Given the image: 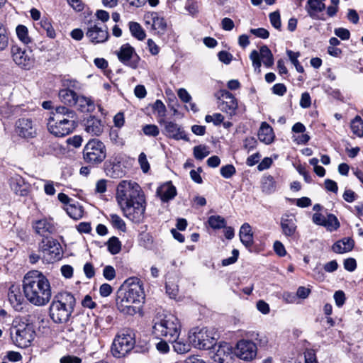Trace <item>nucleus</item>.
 <instances>
[{"label":"nucleus","instance_id":"nucleus-1","mask_svg":"<svg viewBox=\"0 0 363 363\" xmlns=\"http://www.w3.org/2000/svg\"><path fill=\"white\" fill-rule=\"evenodd\" d=\"M116 200L126 218L138 223L143 220L145 201L138 184L132 181H121L117 186Z\"/></svg>","mask_w":363,"mask_h":363},{"label":"nucleus","instance_id":"nucleus-2","mask_svg":"<svg viewBox=\"0 0 363 363\" xmlns=\"http://www.w3.org/2000/svg\"><path fill=\"white\" fill-rule=\"evenodd\" d=\"M22 289L26 301L35 306H45L52 298L50 282L40 271L32 270L26 273Z\"/></svg>","mask_w":363,"mask_h":363},{"label":"nucleus","instance_id":"nucleus-3","mask_svg":"<svg viewBox=\"0 0 363 363\" xmlns=\"http://www.w3.org/2000/svg\"><path fill=\"white\" fill-rule=\"evenodd\" d=\"M77 125L76 112L65 106H56L50 113L48 122L49 132L59 138L72 133Z\"/></svg>","mask_w":363,"mask_h":363},{"label":"nucleus","instance_id":"nucleus-4","mask_svg":"<svg viewBox=\"0 0 363 363\" xmlns=\"http://www.w3.org/2000/svg\"><path fill=\"white\" fill-rule=\"evenodd\" d=\"M32 228L35 233L43 238L39 243V250L50 255V259L56 260L60 257L61 247L60 243L52 238L56 229L53 222L47 218L34 220L32 223Z\"/></svg>","mask_w":363,"mask_h":363},{"label":"nucleus","instance_id":"nucleus-5","mask_svg":"<svg viewBox=\"0 0 363 363\" xmlns=\"http://www.w3.org/2000/svg\"><path fill=\"white\" fill-rule=\"evenodd\" d=\"M143 298L141 285L135 278H130L125 280L123 288L118 291L116 306L121 313L133 315L136 313V308L133 305L140 303Z\"/></svg>","mask_w":363,"mask_h":363},{"label":"nucleus","instance_id":"nucleus-6","mask_svg":"<svg viewBox=\"0 0 363 363\" xmlns=\"http://www.w3.org/2000/svg\"><path fill=\"white\" fill-rule=\"evenodd\" d=\"M75 298L69 292L62 291L55 294L49 307V315L55 323H67L75 306Z\"/></svg>","mask_w":363,"mask_h":363},{"label":"nucleus","instance_id":"nucleus-7","mask_svg":"<svg viewBox=\"0 0 363 363\" xmlns=\"http://www.w3.org/2000/svg\"><path fill=\"white\" fill-rule=\"evenodd\" d=\"M152 334L157 337L166 338L168 341L177 339L181 332V323L174 315H157L152 320Z\"/></svg>","mask_w":363,"mask_h":363},{"label":"nucleus","instance_id":"nucleus-8","mask_svg":"<svg viewBox=\"0 0 363 363\" xmlns=\"http://www.w3.org/2000/svg\"><path fill=\"white\" fill-rule=\"evenodd\" d=\"M216 333L213 328H195L189 333L190 343L199 350H209L216 344Z\"/></svg>","mask_w":363,"mask_h":363},{"label":"nucleus","instance_id":"nucleus-9","mask_svg":"<svg viewBox=\"0 0 363 363\" xmlns=\"http://www.w3.org/2000/svg\"><path fill=\"white\" fill-rule=\"evenodd\" d=\"M106 157V147L103 142L98 139H91L85 145L83 150V160L85 163L96 166Z\"/></svg>","mask_w":363,"mask_h":363},{"label":"nucleus","instance_id":"nucleus-10","mask_svg":"<svg viewBox=\"0 0 363 363\" xmlns=\"http://www.w3.org/2000/svg\"><path fill=\"white\" fill-rule=\"evenodd\" d=\"M11 335L16 346L26 348L30 345L35 337V331L32 325L24 322L13 325Z\"/></svg>","mask_w":363,"mask_h":363},{"label":"nucleus","instance_id":"nucleus-11","mask_svg":"<svg viewBox=\"0 0 363 363\" xmlns=\"http://www.w3.org/2000/svg\"><path fill=\"white\" fill-rule=\"evenodd\" d=\"M135 341L130 332L123 333L116 336L111 346V353L121 358L129 352L135 345Z\"/></svg>","mask_w":363,"mask_h":363},{"label":"nucleus","instance_id":"nucleus-12","mask_svg":"<svg viewBox=\"0 0 363 363\" xmlns=\"http://www.w3.org/2000/svg\"><path fill=\"white\" fill-rule=\"evenodd\" d=\"M86 36L90 43L96 45L106 42L109 38V33L106 25L97 21H89L87 23Z\"/></svg>","mask_w":363,"mask_h":363},{"label":"nucleus","instance_id":"nucleus-13","mask_svg":"<svg viewBox=\"0 0 363 363\" xmlns=\"http://www.w3.org/2000/svg\"><path fill=\"white\" fill-rule=\"evenodd\" d=\"M116 54L119 61L123 65L133 69L138 67L140 57L135 49L128 43L121 45Z\"/></svg>","mask_w":363,"mask_h":363},{"label":"nucleus","instance_id":"nucleus-14","mask_svg":"<svg viewBox=\"0 0 363 363\" xmlns=\"http://www.w3.org/2000/svg\"><path fill=\"white\" fill-rule=\"evenodd\" d=\"M16 134L24 139L33 138L37 135V127L30 118H21L15 123Z\"/></svg>","mask_w":363,"mask_h":363},{"label":"nucleus","instance_id":"nucleus-15","mask_svg":"<svg viewBox=\"0 0 363 363\" xmlns=\"http://www.w3.org/2000/svg\"><path fill=\"white\" fill-rule=\"evenodd\" d=\"M11 53L14 62L25 69H29L33 64L31 52L17 45L11 47Z\"/></svg>","mask_w":363,"mask_h":363},{"label":"nucleus","instance_id":"nucleus-16","mask_svg":"<svg viewBox=\"0 0 363 363\" xmlns=\"http://www.w3.org/2000/svg\"><path fill=\"white\" fill-rule=\"evenodd\" d=\"M257 346L250 341L242 340L238 342L235 348V354L245 361H250L257 355Z\"/></svg>","mask_w":363,"mask_h":363},{"label":"nucleus","instance_id":"nucleus-17","mask_svg":"<svg viewBox=\"0 0 363 363\" xmlns=\"http://www.w3.org/2000/svg\"><path fill=\"white\" fill-rule=\"evenodd\" d=\"M218 99L222 100L219 106L222 111L225 112L230 116H233L236 114L238 105L233 94L226 90H220Z\"/></svg>","mask_w":363,"mask_h":363},{"label":"nucleus","instance_id":"nucleus-18","mask_svg":"<svg viewBox=\"0 0 363 363\" xmlns=\"http://www.w3.org/2000/svg\"><path fill=\"white\" fill-rule=\"evenodd\" d=\"M146 25H150L155 33L159 35H164L167 29V24L163 17H161L156 12L149 13L145 15Z\"/></svg>","mask_w":363,"mask_h":363},{"label":"nucleus","instance_id":"nucleus-19","mask_svg":"<svg viewBox=\"0 0 363 363\" xmlns=\"http://www.w3.org/2000/svg\"><path fill=\"white\" fill-rule=\"evenodd\" d=\"M9 301L16 311H21L26 306V301L21 294V289L18 286L12 284L8 292Z\"/></svg>","mask_w":363,"mask_h":363},{"label":"nucleus","instance_id":"nucleus-20","mask_svg":"<svg viewBox=\"0 0 363 363\" xmlns=\"http://www.w3.org/2000/svg\"><path fill=\"white\" fill-rule=\"evenodd\" d=\"M280 225L283 234L286 237H293L296 231V218L293 213L282 215Z\"/></svg>","mask_w":363,"mask_h":363},{"label":"nucleus","instance_id":"nucleus-21","mask_svg":"<svg viewBox=\"0 0 363 363\" xmlns=\"http://www.w3.org/2000/svg\"><path fill=\"white\" fill-rule=\"evenodd\" d=\"M164 130L167 137L177 140H183L189 141V138L184 130L178 124L172 122H164Z\"/></svg>","mask_w":363,"mask_h":363},{"label":"nucleus","instance_id":"nucleus-22","mask_svg":"<svg viewBox=\"0 0 363 363\" xmlns=\"http://www.w3.org/2000/svg\"><path fill=\"white\" fill-rule=\"evenodd\" d=\"M231 352V346L228 343L223 342L218 345L212 355V358L215 362L225 363L230 357Z\"/></svg>","mask_w":363,"mask_h":363},{"label":"nucleus","instance_id":"nucleus-23","mask_svg":"<svg viewBox=\"0 0 363 363\" xmlns=\"http://www.w3.org/2000/svg\"><path fill=\"white\" fill-rule=\"evenodd\" d=\"M157 194L162 201L167 202L174 198L177 195V190L172 182H169L161 185L157 189Z\"/></svg>","mask_w":363,"mask_h":363},{"label":"nucleus","instance_id":"nucleus-24","mask_svg":"<svg viewBox=\"0 0 363 363\" xmlns=\"http://www.w3.org/2000/svg\"><path fill=\"white\" fill-rule=\"evenodd\" d=\"M84 126L86 132L91 135L99 136L102 133L104 130V125H102L101 120L96 117L89 118L86 121Z\"/></svg>","mask_w":363,"mask_h":363},{"label":"nucleus","instance_id":"nucleus-25","mask_svg":"<svg viewBox=\"0 0 363 363\" xmlns=\"http://www.w3.org/2000/svg\"><path fill=\"white\" fill-rule=\"evenodd\" d=\"M258 138L261 142L267 145L274 141V133L273 129L267 122H262L261 123L258 131Z\"/></svg>","mask_w":363,"mask_h":363},{"label":"nucleus","instance_id":"nucleus-26","mask_svg":"<svg viewBox=\"0 0 363 363\" xmlns=\"http://www.w3.org/2000/svg\"><path fill=\"white\" fill-rule=\"evenodd\" d=\"M241 242L247 248L251 247L254 243L253 233L249 223H245L242 225L239 232Z\"/></svg>","mask_w":363,"mask_h":363},{"label":"nucleus","instance_id":"nucleus-27","mask_svg":"<svg viewBox=\"0 0 363 363\" xmlns=\"http://www.w3.org/2000/svg\"><path fill=\"white\" fill-rule=\"evenodd\" d=\"M354 242L350 238H345L333 244V250L339 254L351 251L354 247Z\"/></svg>","mask_w":363,"mask_h":363},{"label":"nucleus","instance_id":"nucleus-28","mask_svg":"<svg viewBox=\"0 0 363 363\" xmlns=\"http://www.w3.org/2000/svg\"><path fill=\"white\" fill-rule=\"evenodd\" d=\"M10 186L16 195L23 196L28 194V189L25 182L23 179L19 176H16L11 179Z\"/></svg>","mask_w":363,"mask_h":363},{"label":"nucleus","instance_id":"nucleus-29","mask_svg":"<svg viewBox=\"0 0 363 363\" xmlns=\"http://www.w3.org/2000/svg\"><path fill=\"white\" fill-rule=\"evenodd\" d=\"M60 100L69 106L76 105V100L78 96L77 94L69 89H62L58 94Z\"/></svg>","mask_w":363,"mask_h":363},{"label":"nucleus","instance_id":"nucleus-30","mask_svg":"<svg viewBox=\"0 0 363 363\" xmlns=\"http://www.w3.org/2000/svg\"><path fill=\"white\" fill-rule=\"evenodd\" d=\"M320 3V0H308L306 5V10L308 16L315 20L325 21L326 18L323 14L319 15L317 13V9Z\"/></svg>","mask_w":363,"mask_h":363},{"label":"nucleus","instance_id":"nucleus-31","mask_svg":"<svg viewBox=\"0 0 363 363\" xmlns=\"http://www.w3.org/2000/svg\"><path fill=\"white\" fill-rule=\"evenodd\" d=\"M75 106L82 112H91L95 108L94 103L90 98L79 95L77 98Z\"/></svg>","mask_w":363,"mask_h":363},{"label":"nucleus","instance_id":"nucleus-32","mask_svg":"<svg viewBox=\"0 0 363 363\" xmlns=\"http://www.w3.org/2000/svg\"><path fill=\"white\" fill-rule=\"evenodd\" d=\"M66 211L69 216L74 220H79L82 218L84 210L78 203H69L66 206Z\"/></svg>","mask_w":363,"mask_h":363},{"label":"nucleus","instance_id":"nucleus-33","mask_svg":"<svg viewBox=\"0 0 363 363\" xmlns=\"http://www.w3.org/2000/svg\"><path fill=\"white\" fill-rule=\"evenodd\" d=\"M262 190L267 194H270L276 191V182L272 176L269 175L262 178Z\"/></svg>","mask_w":363,"mask_h":363},{"label":"nucleus","instance_id":"nucleus-34","mask_svg":"<svg viewBox=\"0 0 363 363\" xmlns=\"http://www.w3.org/2000/svg\"><path fill=\"white\" fill-rule=\"evenodd\" d=\"M173 348L174 352L177 354H185L190 351L191 350V343H188L182 340L177 339H172Z\"/></svg>","mask_w":363,"mask_h":363},{"label":"nucleus","instance_id":"nucleus-35","mask_svg":"<svg viewBox=\"0 0 363 363\" xmlns=\"http://www.w3.org/2000/svg\"><path fill=\"white\" fill-rule=\"evenodd\" d=\"M129 29L131 35L136 39L143 40L145 38V32L138 23L133 21L130 22Z\"/></svg>","mask_w":363,"mask_h":363},{"label":"nucleus","instance_id":"nucleus-36","mask_svg":"<svg viewBox=\"0 0 363 363\" xmlns=\"http://www.w3.org/2000/svg\"><path fill=\"white\" fill-rule=\"evenodd\" d=\"M259 52L260 58H262L264 65L267 67L272 66L274 64L273 55L268 47L266 45L262 46Z\"/></svg>","mask_w":363,"mask_h":363},{"label":"nucleus","instance_id":"nucleus-37","mask_svg":"<svg viewBox=\"0 0 363 363\" xmlns=\"http://www.w3.org/2000/svg\"><path fill=\"white\" fill-rule=\"evenodd\" d=\"M351 130L355 135L359 138H363V120L359 116H356L351 121Z\"/></svg>","mask_w":363,"mask_h":363},{"label":"nucleus","instance_id":"nucleus-38","mask_svg":"<svg viewBox=\"0 0 363 363\" xmlns=\"http://www.w3.org/2000/svg\"><path fill=\"white\" fill-rule=\"evenodd\" d=\"M208 223L213 229H220L225 227L226 221L220 216H211L208 219Z\"/></svg>","mask_w":363,"mask_h":363},{"label":"nucleus","instance_id":"nucleus-39","mask_svg":"<svg viewBox=\"0 0 363 363\" xmlns=\"http://www.w3.org/2000/svg\"><path fill=\"white\" fill-rule=\"evenodd\" d=\"M39 24L43 31H45L48 37L50 38H55V30H54L50 20L48 18H43L40 20Z\"/></svg>","mask_w":363,"mask_h":363},{"label":"nucleus","instance_id":"nucleus-40","mask_svg":"<svg viewBox=\"0 0 363 363\" xmlns=\"http://www.w3.org/2000/svg\"><path fill=\"white\" fill-rule=\"evenodd\" d=\"M324 227L329 231H333L340 227V223L335 215L329 213L325 218Z\"/></svg>","mask_w":363,"mask_h":363},{"label":"nucleus","instance_id":"nucleus-41","mask_svg":"<svg viewBox=\"0 0 363 363\" xmlns=\"http://www.w3.org/2000/svg\"><path fill=\"white\" fill-rule=\"evenodd\" d=\"M18 39L25 45H28L31 42L30 38L28 36V28L23 25H18L16 29Z\"/></svg>","mask_w":363,"mask_h":363},{"label":"nucleus","instance_id":"nucleus-42","mask_svg":"<svg viewBox=\"0 0 363 363\" xmlns=\"http://www.w3.org/2000/svg\"><path fill=\"white\" fill-rule=\"evenodd\" d=\"M110 221L113 228L120 230L122 232L126 230V225L123 220L117 214L111 213L109 216Z\"/></svg>","mask_w":363,"mask_h":363},{"label":"nucleus","instance_id":"nucleus-43","mask_svg":"<svg viewBox=\"0 0 363 363\" xmlns=\"http://www.w3.org/2000/svg\"><path fill=\"white\" fill-rule=\"evenodd\" d=\"M107 246L108 251L112 255L118 254L121 249V243L118 238L112 237L107 242Z\"/></svg>","mask_w":363,"mask_h":363},{"label":"nucleus","instance_id":"nucleus-44","mask_svg":"<svg viewBox=\"0 0 363 363\" xmlns=\"http://www.w3.org/2000/svg\"><path fill=\"white\" fill-rule=\"evenodd\" d=\"M286 54L291 63L296 67V71L299 73H303L304 72V69L298 60V57L300 56V53L298 52H295L291 50H287Z\"/></svg>","mask_w":363,"mask_h":363},{"label":"nucleus","instance_id":"nucleus-45","mask_svg":"<svg viewBox=\"0 0 363 363\" xmlns=\"http://www.w3.org/2000/svg\"><path fill=\"white\" fill-rule=\"evenodd\" d=\"M9 45V36L6 27L0 22V51L4 50Z\"/></svg>","mask_w":363,"mask_h":363},{"label":"nucleus","instance_id":"nucleus-46","mask_svg":"<svg viewBox=\"0 0 363 363\" xmlns=\"http://www.w3.org/2000/svg\"><path fill=\"white\" fill-rule=\"evenodd\" d=\"M210 154L206 145H197L194 147V155L196 160H201Z\"/></svg>","mask_w":363,"mask_h":363},{"label":"nucleus","instance_id":"nucleus-47","mask_svg":"<svg viewBox=\"0 0 363 363\" xmlns=\"http://www.w3.org/2000/svg\"><path fill=\"white\" fill-rule=\"evenodd\" d=\"M152 109H153L154 112L157 114L158 117H160L162 118H164L165 117L167 109H166L165 105L161 100H160V99L156 100V101L152 105Z\"/></svg>","mask_w":363,"mask_h":363},{"label":"nucleus","instance_id":"nucleus-48","mask_svg":"<svg viewBox=\"0 0 363 363\" xmlns=\"http://www.w3.org/2000/svg\"><path fill=\"white\" fill-rule=\"evenodd\" d=\"M144 134L147 136L157 137L160 133L159 128L156 125L148 124L143 128Z\"/></svg>","mask_w":363,"mask_h":363},{"label":"nucleus","instance_id":"nucleus-49","mask_svg":"<svg viewBox=\"0 0 363 363\" xmlns=\"http://www.w3.org/2000/svg\"><path fill=\"white\" fill-rule=\"evenodd\" d=\"M220 174L225 179L232 177L236 172L235 168L233 164H227L220 168Z\"/></svg>","mask_w":363,"mask_h":363},{"label":"nucleus","instance_id":"nucleus-50","mask_svg":"<svg viewBox=\"0 0 363 363\" xmlns=\"http://www.w3.org/2000/svg\"><path fill=\"white\" fill-rule=\"evenodd\" d=\"M224 120V116L218 113H214L213 115H206L205 117V121L207 123H213L215 125H220Z\"/></svg>","mask_w":363,"mask_h":363},{"label":"nucleus","instance_id":"nucleus-51","mask_svg":"<svg viewBox=\"0 0 363 363\" xmlns=\"http://www.w3.org/2000/svg\"><path fill=\"white\" fill-rule=\"evenodd\" d=\"M271 24L276 29L280 30L281 26L280 14L278 11L272 12L269 14Z\"/></svg>","mask_w":363,"mask_h":363},{"label":"nucleus","instance_id":"nucleus-52","mask_svg":"<svg viewBox=\"0 0 363 363\" xmlns=\"http://www.w3.org/2000/svg\"><path fill=\"white\" fill-rule=\"evenodd\" d=\"M250 58L252 62V66L255 70L258 69L259 72V69L261 67V61H260V52L259 53L257 50H253L250 53Z\"/></svg>","mask_w":363,"mask_h":363},{"label":"nucleus","instance_id":"nucleus-53","mask_svg":"<svg viewBox=\"0 0 363 363\" xmlns=\"http://www.w3.org/2000/svg\"><path fill=\"white\" fill-rule=\"evenodd\" d=\"M185 9L190 14L195 15L199 12L198 2L195 0H187Z\"/></svg>","mask_w":363,"mask_h":363},{"label":"nucleus","instance_id":"nucleus-54","mask_svg":"<svg viewBox=\"0 0 363 363\" xmlns=\"http://www.w3.org/2000/svg\"><path fill=\"white\" fill-rule=\"evenodd\" d=\"M138 162L140 167L144 173H147L150 169V164L147 161L146 155L144 152H141L138 157Z\"/></svg>","mask_w":363,"mask_h":363},{"label":"nucleus","instance_id":"nucleus-55","mask_svg":"<svg viewBox=\"0 0 363 363\" xmlns=\"http://www.w3.org/2000/svg\"><path fill=\"white\" fill-rule=\"evenodd\" d=\"M250 32L255 36L262 39H267L269 36V31L264 28H251Z\"/></svg>","mask_w":363,"mask_h":363},{"label":"nucleus","instance_id":"nucleus-56","mask_svg":"<svg viewBox=\"0 0 363 363\" xmlns=\"http://www.w3.org/2000/svg\"><path fill=\"white\" fill-rule=\"evenodd\" d=\"M103 276L106 280H113L116 277L115 269L110 265L106 266L103 269Z\"/></svg>","mask_w":363,"mask_h":363},{"label":"nucleus","instance_id":"nucleus-57","mask_svg":"<svg viewBox=\"0 0 363 363\" xmlns=\"http://www.w3.org/2000/svg\"><path fill=\"white\" fill-rule=\"evenodd\" d=\"M305 363H318L314 350L307 349L304 352Z\"/></svg>","mask_w":363,"mask_h":363},{"label":"nucleus","instance_id":"nucleus-58","mask_svg":"<svg viewBox=\"0 0 363 363\" xmlns=\"http://www.w3.org/2000/svg\"><path fill=\"white\" fill-rule=\"evenodd\" d=\"M334 33L342 40H347L350 38V33L349 30L344 28H335Z\"/></svg>","mask_w":363,"mask_h":363},{"label":"nucleus","instance_id":"nucleus-59","mask_svg":"<svg viewBox=\"0 0 363 363\" xmlns=\"http://www.w3.org/2000/svg\"><path fill=\"white\" fill-rule=\"evenodd\" d=\"M257 145V141L254 137L246 138L244 140V148L250 152L254 150Z\"/></svg>","mask_w":363,"mask_h":363},{"label":"nucleus","instance_id":"nucleus-60","mask_svg":"<svg viewBox=\"0 0 363 363\" xmlns=\"http://www.w3.org/2000/svg\"><path fill=\"white\" fill-rule=\"evenodd\" d=\"M273 94L278 96H284L286 92V86L281 83L276 84L273 86L272 89Z\"/></svg>","mask_w":363,"mask_h":363},{"label":"nucleus","instance_id":"nucleus-61","mask_svg":"<svg viewBox=\"0 0 363 363\" xmlns=\"http://www.w3.org/2000/svg\"><path fill=\"white\" fill-rule=\"evenodd\" d=\"M311 105V96L308 92H304L301 94L300 100V106L303 108H307Z\"/></svg>","mask_w":363,"mask_h":363},{"label":"nucleus","instance_id":"nucleus-62","mask_svg":"<svg viewBox=\"0 0 363 363\" xmlns=\"http://www.w3.org/2000/svg\"><path fill=\"white\" fill-rule=\"evenodd\" d=\"M218 57L220 61L226 65L229 64L233 60V55L230 52L225 50L219 52Z\"/></svg>","mask_w":363,"mask_h":363},{"label":"nucleus","instance_id":"nucleus-63","mask_svg":"<svg viewBox=\"0 0 363 363\" xmlns=\"http://www.w3.org/2000/svg\"><path fill=\"white\" fill-rule=\"evenodd\" d=\"M177 95L179 98L184 103H190L191 101V95L184 88H181L177 91Z\"/></svg>","mask_w":363,"mask_h":363},{"label":"nucleus","instance_id":"nucleus-64","mask_svg":"<svg viewBox=\"0 0 363 363\" xmlns=\"http://www.w3.org/2000/svg\"><path fill=\"white\" fill-rule=\"evenodd\" d=\"M82 359L76 356L67 355L60 359V363H81Z\"/></svg>","mask_w":363,"mask_h":363}]
</instances>
